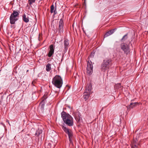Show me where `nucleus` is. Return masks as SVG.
<instances>
[{
  "label": "nucleus",
  "instance_id": "nucleus-15",
  "mask_svg": "<svg viewBox=\"0 0 148 148\" xmlns=\"http://www.w3.org/2000/svg\"><path fill=\"white\" fill-rule=\"evenodd\" d=\"M92 86L91 84H90L86 85L85 90L90 92Z\"/></svg>",
  "mask_w": 148,
  "mask_h": 148
},
{
  "label": "nucleus",
  "instance_id": "nucleus-14",
  "mask_svg": "<svg viewBox=\"0 0 148 148\" xmlns=\"http://www.w3.org/2000/svg\"><path fill=\"white\" fill-rule=\"evenodd\" d=\"M90 92L85 90L84 93V98L86 99H87L89 97Z\"/></svg>",
  "mask_w": 148,
  "mask_h": 148
},
{
  "label": "nucleus",
  "instance_id": "nucleus-7",
  "mask_svg": "<svg viewBox=\"0 0 148 148\" xmlns=\"http://www.w3.org/2000/svg\"><path fill=\"white\" fill-rule=\"evenodd\" d=\"M93 72V66L91 61H88L87 68V73L89 75H91Z\"/></svg>",
  "mask_w": 148,
  "mask_h": 148
},
{
  "label": "nucleus",
  "instance_id": "nucleus-18",
  "mask_svg": "<svg viewBox=\"0 0 148 148\" xmlns=\"http://www.w3.org/2000/svg\"><path fill=\"white\" fill-rule=\"evenodd\" d=\"M51 64H48L46 66V70L47 71H49L51 70Z\"/></svg>",
  "mask_w": 148,
  "mask_h": 148
},
{
  "label": "nucleus",
  "instance_id": "nucleus-27",
  "mask_svg": "<svg viewBox=\"0 0 148 148\" xmlns=\"http://www.w3.org/2000/svg\"><path fill=\"white\" fill-rule=\"evenodd\" d=\"M54 14H57V11H56V10H55L54 11H53Z\"/></svg>",
  "mask_w": 148,
  "mask_h": 148
},
{
  "label": "nucleus",
  "instance_id": "nucleus-26",
  "mask_svg": "<svg viewBox=\"0 0 148 148\" xmlns=\"http://www.w3.org/2000/svg\"><path fill=\"white\" fill-rule=\"evenodd\" d=\"M77 121L78 122H79L82 119V117H80V116H79V118L78 119H77Z\"/></svg>",
  "mask_w": 148,
  "mask_h": 148
},
{
  "label": "nucleus",
  "instance_id": "nucleus-6",
  "mask_svg": "<svg viewBox=\"0 0 148 148\" xmlns=\"http://www.w3.org/2000/svg\"><path fill=\"white\" fill-rule=\"evenodd\" d=\"M121 49L124 51V53L126 54L129 53L130 50L128 45L125 43H122L121 45Z\"/></svg>",
  "mask_w": 148,
  "mask_h": 148
},
{
  "label": "nucleus",
  "instance_id": "nucleus-23",
  "mask_svg": "<svg viewBox=\"0 0 148 148\" xmlns=\"http://www.w3.org/2000/svg\"><path fill=\"white\" fill-rule=\"evenodd\" d=\"M35 0H28V3L29 4L31 5L33 4V3L35 2Z\"/></svg>",
  "mask_w": 148,
  "mask_h": 148
},
{
  "label": "nucleus",
  "instance_id": "nucleus-9",
  "mask_svg": "<svg viewBox=\"0 0 148 148\" xmlns=\"http://www.w3.org/2000/svg\"><path fill=\"white\" fill-rule=\"evenodd\" d=\"M63 21L62 19H61L59 22L58 31L59 33H62L63 32Z\"/></svg>",
  "mask_w": 148,
  "mask_h": 148
},
{
  "label": "nucleus",
  "instance_id": "nucleus-16",
  "mask_svg": "<svg viewBox=\"0 0 148 148\" xmlns=\"http://www.w3.org/2000/svg\"><path fill=\"white\" fill-rule=\"evenodd\" d=\"M42 132V130L39 129L36 130L35 133V135L37 136H38L40 134L41 136Z\"/></svg>",
  "mask_w": 148,
  "mask_h": 148
},
{
  "label": "nucleus",
  "instance_id": "nucleus-4",
  "mask_svg": "<svg viewBox=\"0 0 148 148\" xmlns=\"http://www.w3.org/2000/svg\"><path fill=\"white\" fill-rule=\"evenodd\" d=\"M19 12L14 10L10 17V23L11 24H14L15 22L18 20L19 18Z\"/></svg>",
  "mask_w": 148,
  "mask_h": 148
},
{
  "label": "nucleus",
  "instance_id": "nucleus-12",
  "mask_svg": "<svg viewBox=\"0 0 148 148\" xmlns=\"http://www.w3.org/2000/svg\"><path fill=\"white\" fill-rule=\"evenodd\" d=\"M22 20L25 23H27L29 22V18L28 16H27L25 14L22 15Z\"/></svg>",
  "mask_w": 148,
  "mask_h": 148
},
{
  "label": "nucleus",
  "instance_id": "nucleus-28",
  "mask_svg": "<svg viewBox=\"0 0 148 148\" xmlns=\"http://www.w3.org/2000/svg\"><path fill=\"white\" fill-rule=\"evenodd\" d=\"M94 53H91L90 55V57H93V56H94V55H93V54H94Z\"/></svg>",
  "mask_w": 148,
  "mask_h": 148
},
{
  "label": "nucleus",
  "instance_id": "nucleus-22",
  "mask_svg": "<svg viewBox=\"0 0 148 148\" xmlns=\"http://www.w3.org/2000/svg\"><path fill=\"white\" fill-rule=\"evenodd\" d=\"M54 11V6L53 5H51V7L50 12H51V13H52Z\"/></svg>",
  "mask_w": 148,
  "mask_h": 148
},
{
  "label": "nucleus",
  "instance_id": "nucleus-25",
  "mask_svg": "<svg viewBox=\"0 0 148 148\" xmlns=\"http://www.w3.org/2000/svg\"><path fill=\"white\" fill-rule=\"evenodd\" d=\"M36 83V81L35 80H34V81H33L32 82V84L33 85V86H34L35 85V83Z\"/></svg>",
  "mask_w": 148,
  "mask_h": 148
},
{
  "label": "nucleus",
  "instance_id": "nucleus-5",
  "mask_svg": "<svg viewBox=\"0 0 148 148\" xmlns=\"http://www.w3.org/2000/svg\"><path fill=\"white\" fill-rule=\"evenodd\" d=\"M62 128L64 132L68 135L70 142L71 143L73 137V133L72 130L64 126H62Z\"/></svg>",
  "mask_w": 148,
  "mask_h": 148
},
{
  "label": "nucleus",
  "instance_id": "nucleus-29",
  "mask_svg": "<svg viewBox=\"0 0 148 148\" xmlns=\"http://www.w3.org/2000/svg\"><path fill=\"white\" fill-rule=\"evenodd\" d=\"M6 121H7V122L8 123V124H9V125H10V123L9 122L8 120H7Z\"/></svg>",
  "mask_w": 148,
  "mask_h": 148
},
{
  "label": "nucleus",
  "instance_id": "nucleus-2",
  "mask_svg": "<svg viewBox=\"0 0 148 148\" xmlns=\"http://www.w3.org/2000/svg\"><path fill=\"white\" fill-rule=\"evenodd\" d=\"M52 83L55 87L60 88L63 84V81L61 77L59 75H56L52 79Z\"/></svg>",
  "mask_w": 148,
  "mask_h": 148
},
{
  "label": "nucleus",
  "instance_id": "nucleus-21",
  "mask_svg": "<svg viewBox=\"0 0 148 148\" xmlns=\"http://www.w3.org/2000/svg\"><path fill=\"white\" fill-rule=\"evenodd\" d=\"M40 106H40L39 107V108L42 111H43V110L44 109V104L43 103H41L40 104Z\"/></svg>",
  "mask_w": 148,
  "mask_h": 148
},
{
  "label": "nucleus",
  "instance_id": "nucleus-1",
  "mask_svg": "<svg viewBox=\"0 0 148 148\" xmlns=\"http://www.w3.org/2000/svg\"><path fill=\"white\" fill-rule=\"evenodd\" d=\"M61 116L64 123L69 126L73 125V118L69 114L63 111L61 113Z\"/></svg>",
  "mask_w": 148,
  "mask_h": 148
},
{
  "label": "nucleus",
  "instance_id": "nucleus-10",
  "mask_svg": "<svg viewBox=\"0 0 148 148\" xmlns=\"http://www.w3.org/2000/svg\"><path fill=\"white\" fill-rule=\"evenodd\" d=\"M64 51L65 53L67 51L69 46V40L67 39H65L64 41Z\"/></svg>",
  "mask_w": 148,
  "mask_h": 148
},
{
  "label": "nucleus",
  "instance_id": "nucleus-17",
  "mask_svg": "<svg viewBox=\"0 0 148 148\" xmlns=\"http://www.w3.org/2000/svg\"><path fill=\"white\" fill-rule=\"evenodd\" d=\"M138 104V102L132 103H130L129 107L130 108H133Z\"/></svg>",
  "mask_w": 148,
  "mask_h": 148
},
{
  "label": "nucleus",
  "instance_id": "nucleus-19",
  "mask_svg": "<svg viewBox=\"0 0 148 148\" xmlns=\"http://www.w3.org/2000/svg\"><path fill=\"white\" fill-rule=\"evenodd\" d=\"M114 88L116 89H119L121 87V86L120 84H118L115 85Z\"/></svg>",
  "mask_w": 148,
  "mask_h": 148
},
{
  "label": "nucleus",
  "instance_id": "nucleus-20",
  "mask_svg": "<svg viewBox=\"0 0 148 148\" xmlns=\"http://www.w3.org/2000/svg\"><path fill=\"white\" fill-rule=\"evenodd\" d=\"M128 34H127L123 36V38L121 40V41H125L128 38L127 37Z\"/></svg>",
  "mask_w": 148,
  "mask_h": 148
},
{
  "label": "nucleus",
  "instance_id": "nucleus-3",
  "mask_svg": "<svg viewBox=\"0 0 148 148\" xmlns=\"http://www.w3.org/2000/svg\"><path fill=\"white\" fill-rule=\"evenodd\" d=\"M111 60L110 59H106L103 60L101 65V69L102 71L105 72L108 69L111 65Z\"/></svg>",
  "mask_w": 148,
  "mask_h": 148
},
{
  "label": "nucleus",
  "instance_id": "nucleus-24",
  "mask_svg": "<svg viewBox=\"0 0 148 148\" xmlns=\"http://www.w3.org/2000/svg\"><path fill=\"white\" fill-rule=\"evenodd\" d=\"M131 148H137V147L134 144H133L131 145Z\"/></svg>",
  "mask_w": 148,
  "mask_h": 148
},
{
  "label": "nucleus",
  "instance_id": "nucleus-8",
  "mask_svg": "<svg viewBox=\"0 0 148 148\" xmlns=\"http://www.w3.org/2000/svg\"><path fill=\"white\" fill-rule=\"evenodd\" d=\"M49 50L47 55L48 57H50L52 56L54 52V48L53 45H51L49 46Z\"/></svg>",
  "mask_w": 148,
  "mask_h": 148
},
{
  "label": "nucleus",
  "instance_id": "nucleus-11",
  "mask_svg": "<svg viewBox=\"0 0 148 148\" xmlns=\"http://www.w3.org/2000/svg\"><path fill=\"white\" fill-rule=\"evenodd\" d=\"M116 29V28L114 29H113L111 30L108 32H107L106 34H105L104 37H106L111 34H112L114 33V31Z\"/></svg>",
  "mask_w": 148,
  "mask_h": 148
},
{
  "label": "nucleus",
  "instance_id": "nucleus-13",
  "mask_svg": "<svg viewBox=\"0 0 148 148\" xmlns=\"http://www.w3.org/2000/svg\"><path fill=\"white\" fill-rule=\"evenodd\" d=\"M64 56V55H62L60 53H58L56 55L57 59L59 61H60L61 62H62V61Z\"/></svg>",
  "mask_w": 148,
  "mask_h": 148
}]
</instances>
